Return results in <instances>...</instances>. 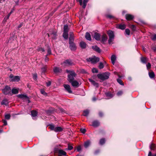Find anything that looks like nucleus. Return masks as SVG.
Masks as SVG:
<instances>
[{"mask_svg":"<svg viewBox=\"0 0 156 156\" xmlns=\"http://www.w3.org/2000/svg\"><path fill=\"white\" fill-rule=\"evenodd\" d=\"M66 72L69 74L68 75V80L70 83L75 80L74 78L76 76V74L73 70H67Z\"/></svg>","mask_w":156,"mask_h":156,"instance_id":"nucleus-1","label":"nucleus"},{"mask_svg":"<svg viewBox=\"0 0 156 156\" xmlns=\"http://www.w3.org/2000/svg\"><path fill=\"white\" fill-rule=\"evenodd\" d=\"M110 74L108 72L105 73L103 74H98L97 76L99 79L104 80L109 78Z\"/></svg>","mask_w":156,"mask_h":156,"instance_id":"nucleus-2","label":"nucleus"},{"mask_svg":"<svg viewBox=\"0 0 156 156\" xmlns=\"http://www.w3.org/2000/svg\"><path fill=\"white\" fill-rule=\"evenodd\" d=\"M107 34L109 37L108 41V43L111 44L114 39V34L113 32L111 30H108L107 32Z\"/></svg>","mask_w":156,"mask_h":156,"instance_id":"nucleus-3","label":"nucleus"},{"mask_svg":"<svg viewBox=\"0 0 156 156\" xmlns=\"http://www.w3.org/2000/svg\"><path fill=\"white\" fill-rule=\"evenodd\" d=\"M100 59L98 57L94 56L92 57L86 59L88 62H91L92 63L95 64L99 61Z\"/></svg>","mask_w":156,"mask_h":156,"instance_id":"nucleus-4","label":"nucleus"},{"mask_svg":"<svg viewBox=\"0 0 156 156\" xmlns=\"http://www.w3.org/2000/svg\"><path fill=\"white\" fill-rule=\"evenodd\" d=\"M11 90L10 87L8 86H6L2 90V92L5 94L11 95Z\"/></svg>","mask_w":156,"mask_h":156,"instance_id":"nucleus-5","label":"nucleus"},{"mask_svg":"<svg viewBox=\"0 0 156 156\" xmlns=\"http://www.w3.org/2000/svg\"><path fill=\"white\" fill-rule=\"evenodd\" d=\"M10 81L12 82H18L20 80V77L18 76H14L12 74L9 76Z\"/></svg>","mask_w":156,"mask_h":156,"instance_id":"nucleus-6","label":"nucleus"},{"mask_svg":"<svg viewBox=\"0 0 156 156\" xmlns=\"http://www.w3.org/2000/svg\"><path fill=\"white\" fill-rule=\"evenodd\" d=\"M62 64L65 66H69L74 65V63L71 60L67 59Z\"/></svg>","mask_w":156,"mask_h":156,"instance_id":"nucleus-7","label":"nucleus"},{"mask_svg":"<svg viewBox=\"0 0 156 156\" xmlns=\"http://www.w3.org/2000/svg\"><path fill=\"white\" fill-rule=\"evenodd\" d=\"M69 48L71 51H74L76 50V47L74 41L69 42Z\"/></svg>","mask_w":156,"mask_h":156,"instance_id":"nucleus-8","label":"nucleus"},{"mask_svg":"<svg viewBox=\"0 0 156 156\" xmlns=\"http://www.w3.org/2000/svg\"><path fill=\"white\" fill-rule=\"evenodd\" d=\"M64 87L66 91L69 93H72V91L71 90L70 86L68 84H64Z\"/></svg>","mask_w":156,"mask_h":156,"instance_id":"nucleus-9","label":"nucleus"},{"mask_svg":"<svg viewBox=\"0 0 156 156\" xmlns=\"http://www.w3.org/2000/svg\"><path fill=\"white\" fill-rule=\"evenodd\" d=\"M71 85L74 87H77L79 86V82L76 80H74L70 82Z\"/></svg>","mask_w":156,"mask_h":156,"instance_id":"nucleus-10","label":"nucleus"},{"mask_svg":"<svg viewBox=\"0 0 156 156\" xmlns=\"http://www.w3.org/2000/svg\"><path fill=\"white\" fill-rule=\"evenodd\" d=\"M100 34L98 33H95L94 34V37L97 41L100 40Z\"/></svg>","mask_w":156,"mask_h":156,"instance_id":"nucleus-11","label":"nucleus"},{"mask_svg":"<svg viewBox=\"0 0 156 156\" xmlns=\"http://www.w3.org/2000/svg\"><path fill=\"white\" fill-rule=\"evenodd\" d=\"M89 82H90L94 86H95L96 87H98V84L95 81L91 79H89Z\"/></svg>","mask_w":156,"mask_h":156,"instance_id":"nucleus-12","label":"nucleus"},{"mask_svg":"<svg viewBox=\"0 0 156 156\" xmlns=\"http://www.w3.org/2000/svg\"><path fill=\"white\" fill-rule=\"evenodd\" d=\"M54 72L55 73H61L62 69L60 68L57 67H55L53 69Z\"/></svg>","mask_w":156,"mask_h":156,"instance_id":"nucleus-13","label":"nucleus"},{"mask_svg":"<svg viewBox=\"0 0 156 156\" xmlns=\"http://www.w3.org/2000/svg\"><path fill=\"white\" fill-rule=\"evenodd\" d=\"M48 37L51 36L53 39H55L56 37V32H53L51 34H48Z\"/></svg>","mask_w":156,"mask_h":156,"instance_id":"nucleus-14","label":"nucleus"},{"mask_svg":"<svg viewBox=\"0 0 156 156\" xmlns=\"http://www.w3.org/2000/svg\"><path fill=\"white\" fill-rule=\"evenodd\" d=\"M74 41V34L72 32L69 33V42H73Z\"/></svg>","mask_w":156,"mask_h":156,"instance_id":"nucleus-15","label":"nucleus"},{"mask_svg":"<svg viewBox=\"0 0 156 156\" xmlns=\"http://www.w3.org/2000/svg\"><path fill=\"white\" fill-rule=\"evenodd\" d=\"M92 48L97 52L100 53L101 52V50L100 48L96 45L92 46Z\"/></svg>","mask_w":156,"mask_h":156,"instance_id":"nucleus-16","label":"nucleus"},{"mask_svg":"<svg viewBox=\"0 0 156 156\" xmlns=\"http://www.w3.org/2000/svg\"><path fill=\"white\" fill-rule=\"evenodd\" d=\"M126 18L127 20H131L133 19L134 16L132 15L129 14H127L126 15Z\"/></svg>","mask_w":156,"mask_h":156,"instance_id":"nucleus-17","label":"nucleus"},{"mask_svg":"<svg viewBox=\"0 0 156 156\" xmlns=\"http://www.w3.org/2000/svg\"><path fill=\"white\" fill-rule=\"evenodd\" d=\"M80 47L82 49H85L86 48L87 44L84 41H82L80 44Z\"/></svg>","mask_w":156,"mask_h":156,"instance_id":"nucleus-18","label":"nucleus"},{"mask_svg":"<svg viewBox=\"0 0 156 156\" xmlns=\"http://www.w3.org/2000/svg\"><path fill=\"white\" fill-rule=\"evenodd\" d=\"M107 38H108V37L106 34H103L101 36V37L102 42H105L107 41Z\"/></svg>","mask_w":156,"mask_h":156,"instance_id":"nucleus-19","label":"nucleus"},{"mask_svg":"<svg viewBox=\"0 0 156 156\" xmlns=\"http://www.w3.org/2000/svg\"><path fill=\"white\" fill-rule=\"evenodd\" d=\"M100 125V123L99 121L97 120L94 121L92 122V126L94 127H97L98 126Z\"/></svg>","mask_w":156,"mask_h":156,"instance_id":"nucleus-20","label":"nucleus"},{"mask_svg":"<svg viewBox=\"0 0 156 156\" xmlns=\"http://www.w3.org/2000/svg\"><path fill=\"white\" fill-rule=\"evenodd\" d=\"M19 91V89L18 88H13L12 90L11 91V94L12 95V94H16L18 93Z\"/></svg>","mask_w":156,"mask_h":156,"instance_id":"nucleus-21","label":"nucleus"},{"mask_svg":"<svg viewBox=\"0 0 156 156\" xmlns=\"http://www.w3.org/2000/svg\"><path fill=\"white\" fill-rule=\"evenodd\" d=\"M85 37L86 39L90 41L91 40V36L90 34L88 32H87L86 33Z\"/></svg>","mask_w":156,"mask_h":156,"instance_id":"nucleus-22","label":"nucleus"},{"mask_svg":"<svg viewBox=\"0 0 156 156\" xmlns=\"http://www.w3.org/2000/svg\"><path fill=\"white\" fill-rule=\"evenodd\" d=\"M105 95L107 97L106 99H109L112 98L113 95L110 92H108L105 93Z\"/></svg>","mask_w":156,"mask_h":156,"instance_id":"nucleus-23","label":"nucleus"},{"mask_svg":"<svg viewBox=\"0 0 156 156\" xmlns=\"http://www.w3.org/2000/svg\"><path fill=\"white\" fill-rule=\"evenodd\" d=\"M147 60L148 58L146 57H142L140 58L141 61L142 63L144 64H146Z\"/></svg>","mask_w":156,"mask_h":156,"instance_id":"nucleus-24","label":"nucleus"},{"mask_svg":"<svg viewBox=\"0 0 156 156\" xmlns=\"http://www.w3.org/2000/svg\"><path fill=\"white\" fill-rule=\"evenodd\" d=\"M116 59V57L115 55H112L111 57V60L112 64L114 65Z\"/></svg>","mask_w":156,"mask_h":156,"instance_id":"nucleus-25","label":"nucleus"},{"mask_svg":"<svg viewBox=\"0 0 156 156\" xmlns=\"http://www.w3.org/2000/svg\"><path fill=\"white\" fill-rule=\"evenodd\" d=\"M126 27V25L125 24H119L117 26L118 28L122 30H123L125 29Z\"/></svg>","mask_w":156,"mask_h":156,"instance_id":"nucleus-26","label":"nucleus"},{"mask_svg":"<svg viewBox=\"0 0 156 156\" xmlns=\"http://www.w3.org/2000/svg\"><path fill=\"white\" fill-rule=\"evenodd\" d=\"M55 131L56 132H60L63 130L62 128L60 127H55Z\"/></svg>","mask_w":156,"mask_h":156,"instance_id":"nucleus-27","label":"nucleus"},{"mask_svg":"<svg viewBox=\"0 0 156 156\" xmlns=\"http://www.w3.org/2000/svg\"><path fill=\"white\" fill-rule=\"evenodd\" d=\"M150 147L151 149L152 150L155 151L156 150V145L155 144H151L150 146Z\"/></svg>","mask_w":156,"mask_h":156,"instance_id":"nucleus-28","label":"nucleus"},{"mask_svg":"<svg viewBox=\"0 0 156 156\" xmlns=\"http://www.w3.org/2000/svg\"><path fill=\"white\" fill-rule=\"evenodd\" d=\"M58 154H60L61 155L66 156V152L62 150H59L58 151Z\"/></svg>","mask_w":156,"mask_h":156,"instance_id":"nucleus-29","label":"nucleus"},{"mask_svg":"<svg viewBox=\"0 0 156 156\" xmlns=\"http://www.w3.org/2000/svg\"><path fill=\"white\" fill-rule=\"evenodd\" d=\"M90 142L89 140H88L84 143V146L85 148H87L90 144Z\"/></svg>","mask_w":156,"mask_h":156,"instance_id":"nucleus-30","label":"nucleus"},{"mask_svg":"<svg viewBox=\"0 0 156 156\" xmlns=\"http://www.w3.org/2000/svg\"><path fill=\"white\" fill-rule=\"evenodd\" d=\"M8 101L6 99H4L1 102V104L2 105H5L6 106L8 105Z\"/></svg>","mask_w":156,"mask_h":156,"instance_id":"nucleus-31","label":"nucleus"},{"mask_svg":"<svg viewBox=\"0 0 156 156\" xmlns=\"http://www.w3.org/2000/svg\"><path fill=\"white\" fill-rule=\"evenodd\" d=\"M69 31L68 26L67 25H65L64 27L63 32L68 33Z\"/></svg>","mask_w":156,"mask_h":156,"instance_id":"nucleus-32","label":"nucleus"},{"mask_svg":"<svg viewBox=\"0 0 156 156\" xmlns=\"http://www.w3.org/2000/svg\"><path fill=\"white\" fill-rule=\"evenodd\" d=\"M18 96L20 98L22 99H24L25 98L27 99L28 98V97L25 94H19L18 95Z\"/></svg>","mask_w":156,"mask_h":156,"instance_id":"nucleus-33","label":"nucleus"},{"mask_svg":"<svg viewBox=\"0 0 156 156\" xmlns=\"http://www.w3.org/2000/svg\"><path fill=\"white\" fill-rule=\"evenodd\" d=\"M31 115L32 117H35L37 116V112L34 110H33L31 111Z\"/></svg>","mask_w":156,"mask_h":156,"instance_id":"nucleus-34","label":"nucleus"},{"mask_svg":"<svg viewBox=\"0 0 156 156\" xmlns=\"http://www.w3.org/2000/svg\"><path fill=\"white\" fill-rule=\"evenodd\" d=\"M63 37L65 39H68V33L63 32Z\"/></svg>","mask_w":156,"mask_h":156,"instance_id":"nucleus-35","label":"nucleus"},{"mask_svg":"<svg viewBox=\"0 0 156 156\" xmlns=\"http://www.w3.org/2000/svg\"><path fill=\"white\" fill-rule=\"evenodd\" d=\"M88 0H83V5L82 6L83 8L85 9L86 8L87 4L88 2Z\"/></svg>","mask_w":156,"mask_h":156,"instance_id":"nucleus-36","label":"nucleus"},{"mask_svg":"<svg viewBox=\"0 0 156 156\" xmlns=\"http://www.w3.org/2000/svg\"><path fill=\"white\" fill-rule=\"evenodd\" d=\"M149 75L150 77L151 78H153L154 77L155 75L153 72H149Z\"/></svg>","mask_w":156,"mask_h":156,"instance_id":"nucleus-37","label":"nucleus"},{"mask_svg":"<svg viewBox=\"0 0 156 156\" xmlns=\"http://www.w3.org/2000/svg\"><path fill=\"white\" fill-rule=\"evenodd\" d=\"M89 113V111L88 110H84L83 111V115L84 116H87Z\"/></svg>","mask_w":156,"mask_h":156,"instance_id":"nucleus-38","label":"nucleus"},{"mask_svg":"<svg viewBox=\"0 0 156 156\" xmlns=\"http://www.w3.org/2000/svg\"><path fill=\"white\" fill-rule=\"evenodd\" d=\"M47 67L46 66H44V67H42L41 69V73L42 74L43 73H44L46 70Z\"/></svg>","mask_w":156,"mask_h":156,"instance_id":"nucleus-39","label":"nucleus"},{"mask_svg":"<svg viewBox=\"0 0 156 156\" xmlns=\"http://www.w3.org/2000/svg\"><path fill=\"white\" fill-rule=\"evenodd\" d=\"M105 139L102 138L100 140L99 144L101 145H102L105 143Z\"/></svg>","mask_w":156,"mask_h":156,"instance_id":"nucleus-40","label":"nucleus"},{"mask_svg":"<svg viewBox=\"0 0 156 156\" xmlns=\"http://www.w3.org/2000/svg\"><path fill=\"white\" fill-rule=\"evenodd\" d=\"M10 115L9 114H6L5 115V117L6 119L9 120L10 118Z\"/></svg>","mask_w":156,"mask_h":156,"instance_id":"nucleus-41","label":"nucleus"},{"mask_svg":"<svg viewBox=\"0 0 156 156\" xmlns=\"http://www.w3.org/2000/svg\"><path fill=\"white\" fill-rule=\"evenodd\" d=\"M47 52H48L47 54L46 55H50L51 54V48L49 47H48V48Z\"/></svg>","mask_w":156,"mask_h":156,"instance_id":"nucleus-42","label":"nucleus"},{"mask_svg":"<svg viewBox=\"0 0 156 156\" xmlns=\"http://www.w3.org/2000/svg\"><path fill=\"white\" fill-rule=\"evenodd\" d=\"M55 126L53 125H50L49 128L52 130H54L55 131Z\"/></svg>","mask_w":156,"mask_h":156,"instance_id":"nucleus-43","label":"nucleus"},{"mask_svg":"<svg viewBox=\"0 0 156 156\" xmlns=\"http://www.w3.org/2000/svg\"><path fill=\"white\" fill-rule=\"evenodd\" d=\"M73 147L72 146L70 145L69 144H68V148L66 149V150H71L73 149Z\"/></svg>","mask_w":156,"mask_h":156,"instance_id":"nucleus-44","label":"nucleus"},{"mask_svg":"<svg viewBox=\"0 0 156 156\" xmlns=\"http://www.w3.org/2000/svg\"><path fill=\"white\" fill-rule=\"evenodd\" d=\"M99 68L100 69H102L104 68V66L103 63L100 62L99 66Z\"/></svg>","mask_w":156,"mask_h":156,"instance_id":"nucleus-45","label":"nucleus"},{"mask_svg":"<svg viewBox=\"0 0 156 156\" xmlns=\"http://www.w3.org/2000/svg\"><path fill=\"white\" fill-rule=\"evenodd\" d=\"M125 33H126V34L128 35H129V34H130V30L128 29H126L125 30Z\"/></svg>","mask_w":156,"mask_h":156,"instance_id":"nucleus-46","label":"nucleus"},{"mask_svg":"<svg viewBox=\"0 0 156 156\" xmlns=\"http://www.w3.org/2000/svg\"><path fill=\"white\" fill-rule=\"evenodd\" d=\"M117 81L119 83L120 85H124V84L123 83H122V81L121 79H117Z\"/></svg>","mask_w":156,"mask_h":156,"instance_id":"nucleus-47","label":"nucleus"},{"mask_svg":"<svg viewBox=\"0 0 156 156\" xmlns=\"http://www.w3.org/2000/svg\"><path fill=\"white\" fill-rule=\"evenodd\" d=\"M92 72L93 73H97L98 72V71L96 68H93L92 69Z\"/></svg>","mask_w":156,"mask_h":156,"instance_id":"nucleus-48","label":"nucleus"},{"mask_svg":"<svg viewBox=\"0 0 156 156\" xmlns=\"http://www.w3.org/2000/svg\"><path fill=\"white\" fill-rule=\"evenodd\" d=\"M107 17L109 18L110 19H112L114 18V16L111 15H106Z\"/></svg>","mask_w":156,"mask_h":156,"instance_id":"nucleus-49","label":"nucleus"},{"mask_svg":"<svg viewBox=\"0 0 156 156\" xmlns=\"http://www.w3.org/2000/svg\"><path fill=\"white\" fill-rule=\"evenodd\" d=\"M148 156H156V154H152L151 151L149 152Z\"/></svg>","mask_w":156,"mask_h":156,"instance_id":"nucleus-50","label":"nucleus"},{"mask_svg":"<svg viewBox=\"0 0 156 156\" xmlns=\"http://www.w3.org/2000/svg\"><path fill=\"white\" fill-rule=\"evenodd\" d=\"M37 50L38 51H42V52L45 51L44 49L43 48H42L41 47L39 48H38Z\"/></svg>","mask_w":156,"mask_h":156,"instance_id":"nucleus-51","label":"nucleus"},{"mask_svg":"<svg viewBox=\"0 0 156 156\" xmlns=\"http://www.w3.org/2000/svg\"><path fill=\"white\" fill-rule=\"evenodd\" d=\"M37 74H34L33 75V79L34 80H37Z\"/></svg>","mask_w":156,"mask_h":156,"instance_id":"nucleus-52","label":"nucleus"},{"mask_svg":"<svg viewBox=\"0 0 156 156\" xmlns=\"http://www.w3.org/2000/svg\"><path fill=\"white\" fill-rule=\"evenodd\" d=\"M80 131L82 133H84L86 132V130L85 129H81Z\"/></svg>","mask_w":156,"mask_h":156,"instance_id":"nucleus-53","label":"nucleus"},{"mask_svg":"<svg viewBox=\"0 0 156 156\" xmlns=\"http://www.w3.org/2000/svg\"><path fill=\"white\" fill-rule=\"evenodd\" d=\"M146 66L147 69H149L151 68V64L150 63H148L146 65Z\"/></svg>","mask_w":156,"mask_h":156,"instance_id":"nucleus-54","label":"nucleus"},{"mask_svg":"<svg viewBox=\"0 0 156 156\" xmlns=\"http://www.w3.org/2000/svg\"><path fill=\"white\" fill-rule=\"evenodd\" d=\"M41 92L42 94L44 95H47V93L43 90H41Z\"/></svg>","mask_w":156,"mask_h":156,"instance_id":"nucleus-55","label":"nucleus"},{"mask_svg":"<svg viewBox=\"0 0 156 156\" xmlns=\"http://www.w3.org/2000/svg\"><path fill=\"white\" fill-rule=\"evenodd\" d=\"M133 30H135L136 27L135 26L133 25H131L130 27Z\"/></svg>","mask_w":156,"mask_h":156,"instance_id":"nucleus-56","label":"nucleus"},{"mask_svg":"<svg viewBox=\"0 0 156 156\" xmlns=\"http://www.w3.org/2000/svg\"><path fill=\"white\" fill-rule=\"evenodd\" d=\"M122 93H123L122 91H120L118 92L117 93V94L118 96H119L122 95Z\"/></svg>","mask_w":156,"mask_h":156,"instance_id":"nucleus-57","label":"nucleus"},{"mask_svg":"<svg viewBox=\"0 0 156 156\" xmlns=\"http://www.w3.org/2000/svg\"><path fill=\"white\" fill-rule=\"evenodd\" d=\"M81 149V147L80 146H79L77 147V151L78 152H80Z\"/></svg>","mask_w":156,"mask_h":156,"instance_id":"nucleus-58","label":"nucleus"},{"mask_svg":"<svg viewBox=\"0 0 156 156\" xmlns=\"http://www.w3.org/2000/svg\"><path fill=\"white\" fill-rule=\"evenodd\" d=\"M152 39L154 41L156 40V34H154L153 36Z\"/></svg>","mask_w":156,"mask_h":156,"instance_id":"nucleus-59","label":"nucleus"},{"mask_svg":"<svg viewBox=\"0 0 156 156\" xmlns=\"http://www.w3.org/2000/svg\"><path fill=\"white\" fill-rule=\"evenodd\" d=\"M47 55L45 56V57L44 59V60L46 62H47L49 60V58L47 57Z\"/></svg>","mask_w":156,"mask_h":156,"instance_id":"nucleus-60","label":"nucleus"},{"mask_svg":"<svg viewBox=\"0 0 156 156\" xmlns=\"http://www.w3.org/2000/svg\"><path fill=\"white\" fill-rule=\"evenodd\" d=\"M3 122L4 123V125L5 126L7 125V121L5 120H3Z\"/></svg>","mask_w":156,"mask_h":156,"instance_id":"nucleus-61","label":"nucleus"},{"mask_svg":"<svg viewBox=\"0 0 156 156\" xmlns=\"http://www.w3.org/2000/svg\"><path fill=\"white\" fill-rule=\"evenodd\" d=\"M47 86L48 87L50 86L51 85V82L50 81H48L46 83Z\"/></svg>","mask_w":156,"mask_h":156,"instance_id":"nucleus-62","label":"nucleus"},{"mask_svg":"<svg viewBox=\"0 0 156 156\" xmlns=\"http://www.w3.org/2000/svg\"><path fill=\"white\" fill-rule=\"evenodd\" d=\"M99 116L101 117L103 115V114L101 112H99Z\"/></svg>","mask_w":156,"mask_h":156,"instance_id":"nucleus-63","label":"nucleus"},{"mask_svg":"<svg viewBox=\"0 0 156 156\" xmlns=\"http://www.w3.org/2000/svg\"><path fill=\"white\" fill-rule=\"evenodd\" d=\"M60 111L62 112H65V111L62 108H60L59 109Z\"/></svg>","mask_w":156,"mask_h":156,"instance_id":"nucleus-64","label":"nucleus"}]
</instances>
